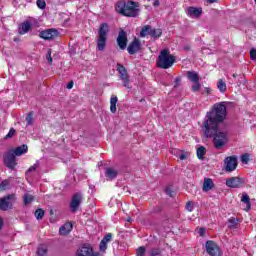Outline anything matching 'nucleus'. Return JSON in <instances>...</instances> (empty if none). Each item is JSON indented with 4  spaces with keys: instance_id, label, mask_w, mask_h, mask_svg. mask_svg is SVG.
I'll list each match as a JSON object with an SVG mask.
<instances>
[{
    "instance_id": "nucleus-1",
    "label": "nucleus",
    "mask_w": 256,
    "mask_h": 256,
    "mask_svg": "<svg viewBox=\"0 0 256 256\" xmlns=\"http://www.w3.org/2000/svg\"><path fill=\"white\" fill-rule=\"evenodd\" d=\"M225 117H227V106H225V102H220L213 105L203 120L204 136L214 138L216 149H221L228 141L227 132L219 130V124L225 121Z\"/></svg>"
},
{
    "instance_id": "nucleus-2",
    "label": "nucleus",
    "mask_w": 256,
    "mask_h": 256,
    "mask_svg": "<svg viewBox=\"0 0 256 256\" xmlns=\"http://www.w3.org/2000/svg\"><path fill=\"white\" fill-rule=\"evenodd\" d=\"M115 9L124 17H137L139 15V3L137 2L120 0L116 3Z\"/></svg>"
},
{
    "instance_id": "nucleus-3",
    "label": "nucleus",
    "mask_w": 256,
    "mask_h": 256,
    "mask_svg": "<svg viewBox=\"0 0 256 256\" xmlns=\"http://www.w3.org/2000/svg\"><path fill=\"white\" fill-rule=\"evenodd\" d=\"M175 64V56L167 49L161 50L156 60V65L160 69H170Z\"/></svg>"
},
{
    "instance_id": "nucleus-4",
    "label": "nucleus",
    "mask_w": 256,
    "mask_h": 256,
    "mask_svg": "<svg viewBox=\"0 0 256 256\" xmlns=\"http://www.w3.org/2000/svg\"><path fill=\"white\" fill-rule=\"evenodd\" d=\"M107 33H109V24L103 23L98 30L97 49L98 51H105L107 46Z\"/></svg>"
},
{
    "instance_id": "nucleus-5",
    "label": "nucleus",
    "mask_w": 256,
    "mask_h": 256,
    "mask_svg": "<svg viewBox=\"0 0 256 256\" xmlns=\"http://www.w3.org/2000/svg\"><path fill=\"white\" fill-rule=\"evenodd\" d=\"M15 201H17L15 194H9L0 198V211H9L13 209Z\"/></svg>"
},
{
    "instance_id": "nucleus-6",
    "label": "nucleus",
    "mask_w": 256,
    "mask_h": 256,
    "mask_svg": "<svg viewBox=\"0 0 256 256\" xmlns=\"http://www.w3.org/2000/svg\"><path fill=\"white\" fill-rule=\"evenodd\" d=\"M116 69L119 73V77L123 83V87L126 89H132L131 80L129 79V74H127V69L122 64H117Z\"/></svg>"
},
{
    "instance_id": "nucleus-7",
    "label": "nucleus",
    "mask_w": 256,
    "mask_h": 256,
    "mask_svg": "<svg viewBox=\"0 0 256 256\" xmlns=\"http://www.w3.org/2000/svg\"><path fill=\"white\" fill-rule=\"evenodd\" d=\"M237 156H228L224 159V169L226 173H232L237 169Z\"/></svg>"
},
{
    "instance_id": "nucleus-8",
    "label": "nucleus",
    "mask_w": 256,
    "mask_h": 256,
    "mask_svg": "<svg viewBox=\"0 0 256 256\" xmlns=\"http://www.w3.org/2000/svg\"><path fill=\"white\" fill-rule=\"evenodd\" d=\"M206 251L210 256H221V248H219V245H217V243L211 240H208L206 242Z\"/></svg>"
},
{
    "instance_id": "nucleus-9",
    "label": "nucleus",
    "mask_w": 256,
    "mask_h": 256,
    "mask_svg": "<svg viewBox=\"0 0 256 256\" xmlns=\"http://www.w3.org/2000/svg\"><path fill=\"white\" fill-rule=\"evenodd\" d=\"M4 165H6L8 169H15L17 166V159L13 155V151H8L4 155Z\"/></svg>"
},
{
    "instance_id": "nucleus-10",
    "label": "nucleus",
    "mask_w": 256,
    "mask_h": 256,
    "mask_svg": "<svg viewBox=\"0 0 256 256\" xmlns=\"http://www.w3.org/2000/svg\"><path fill=\"white\" fill-rule=\"evenodd\" d=\"M83 201V195L81 193H76L73 195L71 203H70V209L73 213L79 209V205H81V202Z\"/></svg>"
},
{
    "instance_id": "nucleus-11",
    "label": "nucleus",
    "mask_w": 256,
    "mask_h": 256,
    "mask_svg": "<svg viewBox=\"0 0 256 256\" xmlns=\"http://www.w3.org/2000/svg\"><path fill=\"white\" fill-rule=\"evenodd\" d=\"M59 32H57L56 29H47V30H43L40 32L39 37H41V39H45V40H51V39H55V37H58Z\"/></svg>"
},
{
    "instance_id": "nucleus-12",
    "label": "nucleus",
    "mask_w": 256,
    "mask_h": 256,
    "mask_svg": "<svg viewBox=\"0 0 256 256\" xmlns=\"http://www.w3.org/2000/svg\"><path fill=\"white\" fill-rule=\"evenodd\" d=\"M226 185L231 189H239V187L243 186V179L239 177H231L226 180Z\"/></svg>"
},
{
    "instance_id": "nucleus-13",
    "label": "nucleus",
    "mask_w": 256,
    "mask_h": 256,
    "mask_svg": "<svg viewBox=\"0 0 256 256\" xmlns=\"http://www.w3.org/2000/svg\"><path fill=\"white\" fill-rule=\"evenodd\" d=\"M117 44L120 49H127V32L124 30H120L117 37Z\"/></svg>"
},
{
    "instance_id": "nucleus-14",
    "label": "nucleus",
    "mask_w": 256,
    "mask_h": 256,
    "mask_svg": "<svg viewBox=\"0 0 256 256\" xmlns=\"http://www.w3.org/2000/svg\"><path fill=\"white\" fill-rule=\"evenodd\" d=\"M141 50V42L137 39H134L133 42H131L127 48V51L130 55H135V53H138V51Z\"/></svg>"
},
{
    "instance_id": "nucleus-15",
    "label": "nucleus",
    "mask_w": 256,
    "mask_h": 256,
    "mask_svg": "<svg viewBox=\"0 0 256 256\" xmlns=\"http://www.w3.org/2000/svg\"><path fill=\"white\" fill-rule=\"evenodd\" d=\"M187 11H188L189 17H192V18L201 17L203 13L202 8H195V7H188Z\"/></svg>"
},
{
    "instance_id": "nucleus-16",
    "label": "nucleus",
    "mask_w": 256,
    "mask_h": 256,
    "mask_svg": "<svg viewBox=\"0 0 256 256\" xmlns=\"http://www.w3.org/2000/svg\"><path fill=\"white\" fill-rule=\"evenodd\" d=\"M27 145L23 144L21 146L16 147L14 150H10L12 151L13 155L15 157H21V155H24V153H27Z\"/></svg>"
},
{
    "instance_id": "nucleus-17",
    "label": "nucleus",
    "mask_w": 256,
    "mask_h": 256,
    "mask_svg": "<svg viewBox=\"0 0 256 256\" xmlns=\"http://www.w3.org/2000/svg\"><path fill=\"white\" fill-rule=\"evenodd\" d=\"M72 229H73V224L68 222L60 227L59 233H60V235H69V233H71Z\"/></svg>"
},
{
    "instance_id": "nucleus-18",
    "label": "nucleus",
    "mask_w": 256,
    "mask_h": 256,
    "mask_svg": "<svg viewBox=\"0 0 256 256\" xmlns=\"http://www.w3.org/2000/svg\"><path fill=\"white\" fill-rule=\"evenodd\" d=\"M30 30H31V22L29 21L22 23L19 27L20 35H25V33H29Z\"/></svg>"
},
{
    "instance_id": "nucleus-19",
    "label": "nucleus",
    "mask_w": 256,
    "mask_h": 256,
    "mask_svg": "<svg viewBox=\"0 0 256 256\" xmlns=\"http://www.w3.org/2000/svg\"><path fill=\"white\" fill-rule=\"evenodd\" d=\"M214 185L215 184L213 183V180H211V178H205L202 189L204 192L211 191Z\"/></svg>"
},
{
    "instance_id": "nucleus-20",
    "label": "nucleus",
    "mask_w": 256,
    "mask_h": 256,
    "mask_svg": "<svg viewBox=\"0 0 256 256\" xmlns=\"http://www.w3.org/2000/svg\"><path fill=\"white\" fill-rule=\"evenodd\" d=\"M119 99L117 98V96L112 95L110 98V111L111 113H116L117 112V103H118Z\"/></svg>"
},
{
    "instance_id": "nucleus-21",
    "label": "nucleus",
    "mask_w": 256,
    "mask_h": 256,
    "mask_svg": "<svg viewBox=\"0 0 256 256\" xmlns=\"http://www.w3.org/2000/svg\"><path fill=\"white\" fill-rule=\"evenodd\" d=\"M105 175L108 179L113 180L119 175V172L113 168H106Z\"/></svg>"
},
{
    "instance_id": "nucleus-22",
    "label": "nucleus",
    "mask_w": 256,
    "mask_h": 256,
    "mask_svg": "<svg viewBox=\"0 0 256 256\" xmlns=\"http://www.w3.org/2000/svg\"><path fill=\"white\" fill-rule=\"evenodd\" d=\"M242 203L246 204L245 211H250L251 209V198H249V195L247 193H243L241 197Z\"/></svg>"
},
{
    "instance_id": "nucleus-23",
    "label": "nucleus",
    "mask_w": 256,
    "mask_h": 256,
    "mask_svg": "<svg viewBox=\"0 0 256 256\" xmlns=\"http://www.w3.org/2000/svg\"><path fill=\"white\" fill-rule=\"evenodd\" d=\"M187 77L192 83H197L199 81V74L195 71H188Z\"/></svg>"
},
{
    "instance_id": "nucleus-24",
    "label": "nucleus",
    "mask_w": 256,
    "mask_h": 256,
    "mask_svg": "<svg viewBox=\"0 0 256 256\" xmlns=\"http://www.w3.org/2000/svg\"><path fill=\"white\" fill-rule=\"evenodd\" d=\"M152 28L150 25L143 26L140 31V37H147V35H151Z\"/></svg>"
},
{
    "instance_id": "nucleus-25",
    "label": "nucleus",
    "mask_w": 256,
    "mask_h": 256,
    "mask_svg": "<svg viewBox=\"0 0 256 256\" xmlns=\"http://www.w3.org/2000/svg\"><path fill=\"white\" fill-rule=\"evenodd\" d=\"M217 87L221 93H225L227 91V84L223 79L218 80Z\"/></svg>"
},
{
    "instance_id": "nucleus-26",
    "label": "nucleus",
    "mask_w": 256,
    "mask_h": 256,
    "mask_svg": "<svg viewBox=\"0 0 256 256\" xmlns=\"http://www.w3.org/2000/svg\"><path fill=\"white\" fill-rule=\"evenodd\" d=\"M163 35V31L161 29H152L150 32V36H152L154 39H159Z\"/></svg>"
},
{
    "instance_id": "nucleus-27",
    "label": "nucleus",
    "mask_w": 256,
    "mask_h": 256,
    "mask_svg": "<svg viewBox=\"0 0 256 256\" xmlns=\"http://www.w3.org/2000/svg\"><path fill=\"white\" fill-rule=\"evenodd\" d=\"M205 153H207V149H205V147L200 146L197 149V157L198 159L203 160V157H205Z\"/></svg>"
},
{
    "instance_id": "nucleus-28",
    "label": "nucleus",
    "mask_w": 256,
    "mask_h": 256,
    "mask_svg": "<svg viewBox=\"0 0 256 256\" xmlns=\"http://www.w3.org/2000/svg\"><path fill=\"white\" fill-rule=\"evenodd\" d=\"M37 255L38 256H47V246L41 245L38 247L37 250Z\"/></svg>"
},
{
    "instance_id": "nucleus-29",
    "label": "nucleus",
    "mask_w": 256,
    "mask_h": 256,
    "mask_svg": "<svg viewBox=\"0 0 256 256\" xmlns=\"http://www.w3.org/2000/svg\"><path fill=\"white\" fill-rule=\"evenodd\" d=\"M36 219H38V221H40L41 219H43V217H45V211H43V209L39 208L35 211L34 213Z\"/></svg>"
},
{
    "instance_id": "nucleus-30",
    "label": "nucleus",
    "mask_w": 256,
    "mask_h": 256,
    "mask_svg": "<svg viewBox=\"0 0 256 256\" xmlns=\"http://www.w3.org/2000/svg\"><path fill=\"white\" fill-rule=\"evenodd\" d=\"M23 199H24V205H29L30 203H33L34 197L31 194H25Z\"/></svg>"
},
{
    "instance_id": "nucleus-31",
    "label": "nucleus",
    "mask_w": 256,
    "mask_h": 256,
    "mask_svg": "<svg viewBox=\"0 0 256 256\" xmlns=\"http://www.w3.org/2000/svg\"><path fill=\"white\" fill-rule=\"evenodd\" d=\"M9 188V180H4L0 183V191H7Z\"/></svg>"
},
{
    "instance_id": "nucleus-32",
    "label": "nucleus",
    "mask_w": 256,
    "mask_h": 256,
    "mask_svg": "<svg viewBox=\"0 0 256 256\" xmlns=\"http://www.w3.org/2000/svg\"><path fill=\"white\" fill-rule=\"evenodd\" d=\"M150 256H159L161 255V249L159 248H152L150 251H148Z\"/></svg>"
},
{
    "instance_id": "nucleus-33",
    "label": "nucleus",
    "mask_w": 256,
    "mask_h": 256,
    "mask_svg": "<svg viewBox=\"0 0 256 256\" xmlns=\"http://www.w3.org/2000/svg\"><path fill=\"white\" fill-rule=\"evenodd\" d=\"M36 5L39 9H45L47 7L45 0H37Z\"/></svg>"
},
{
    "instance_id": "nucleus-34",
    "label": "nucleus",
    "mask_w": 256,
    "mask_h": 256,
    "mask_svg": "<svg viewBox=\"0 0 256 256\" xmlns=\"http://www.w3.org/2000/svg\"><path fill=\"white\" fill-rule=\"evenodd\" d=\"M194 84L192 85V91L193 93H197V91L201 90V83L198 82H193Z\"/></svg>"
},
{
    "instance_id": "nucleus-35",
    "label": "nucleus",
    "mask_w": 256,
    "mask_h": 256,
    "mask_svg": "<svg viewBox=\"0 0 256 256\" xmlns=\"http://www.w3.org/2000/svg\"><path fill=\"white\" fill-rule=\"evenodd\" d=\"M228 223H230V225H229L230 229H235L237 227V219H235V218H230L228 220Z\"/></svg>"
},
{
    "instance_id": "nucleus-36",
    "label": "nucleus",
    "mask_w": 256,
    "mask_h": 256,
    "mask_svg": "<svg viewBox=\"0 0 256 256\" xmlns=\"http://www.w3.org/2000/svg\"><path fill=\"white\" fill-rule=\"evenodd\" d=\"M146 249L144 246H140L137 250H136V255L137 256H144L146 253Z\"/></svg>"
},
{
    "instance_id": "nucleus-37",
    "label": "nucleus",
    "mask_w": 256,
    "mask_h": 256,
    "mask_svg": "<svg viewBox=\"0 0 256 256\" xmlns=\"http://www.w3.org/2000/svg\"><path fill=\"white\" fill-rule=\"evenodd\" d=\"M27 125H33V112L28 113L26 116Z\"/></svg>"
},
{
    "instance_id": "nucleus-38",
    "label": "nucleus",
    "mask_w": 256,
    "mask_h": 256,
    "mask_svg": "<svg viewBox=\"0 0 256 256\" xmlns=\"http://www.w3.org/2000/svg\"><path fill=\"white\" fill-rule=\"evenodd\" d=\"M15 133H16L15 128H11L8 134L4 137V139H11L12 137L15 136Z\"/></svg>"
},
{
    "instance_id": "nucleus-39",
    "label": "nucleus",
    "mask_w": 256,
    "mask_h": 256,
    "mask_svg": "<svg viewBox=\"0 0 256 256\" xmlns=\"http://www.w3.org/2000/svg\"><path fill=\"white\" fill-rule=\"evenodd\" d=\"M241 163H243L244 165H247V163H249V154H243L241 156Z\"/></svg>"
},
{
    "instance_id": "nucleus-40",
    "label": "nucleus",
    "mask_w": 256,
    "mask_h": 256,
    "mask_svg": "<svg viewBox=\"0 0 256 256\" xmlns=\"http://www.w3.org/2000/svg\"><path fill=\"white\" fill-rule=\"evenodd\" d=\"M113 239V235L111 233H108L104 236L102 240H104L105 243H109Z\"/></svg>"
},
{
    "instance_id": "nucleus-41",
    "label": "nucleus",
    "mask_w": 256,
    "mask_h": 256,
    "mask_svg": "<svg viewBox=\"0 0 256 256\" xmlns=\"http://www.w3.org/2000/svg\"><path fill=\"white\" fill-rule=\"evenodd\" d=\"M107 250V242L104 240H101L100 242V251H106Z\"/></svg>"
},
{
    "instance_id": "nucleus-42",
    "label": "nucleus",
    "mask_w": 256,
    "mask_h": 256,
    "mask_svg": "<svg viewBox=\"0 0 256 256\" xmlns=\"http://www.w3.org/2000/svg\"><path fill=\"white\" fill-rule=\"evenodd\" d=\"M46 59H47L48 63H50V65H51V63H53V57H51V49L48 50Z\"/></svg>"
},
{
    "instance_id": "nucleus-43",
    "label": "nucleus",
    "mask_w": 256,
    "mask_h": 256,
    "mask_svg": "<svg viewBox=\"0 0 256 256\" xmlns=\"http://www.w3.org/2000/svg\"><path fill=\"white\" fill-rule=\"evenodd\" d=\"M37 167H39V161H37L33 166H31V167L28 169V173H32V171H36V170H37Z\"/></svg>"
},
{
    "instance_id": "nucleus-44",
    "label": "nucleus",
    "mask_w": 256,
    "mask_h": 256,
    "mask_svg": "<svg viewBox=\"0 0 256 256\" xmlns=\"http://www.w3.org/2000/svg\"><path fill=\"white\" fill-rule=\"evenodd\" d=\"M186 209H187V211H189L191 213V211H193V203L187 202Z\"/></svg>"
},
{
    "instance_id": "nucleus-45",
    "label": "nucleus",
    "mask_w": 256,
    "mask_h": 256,
    "mask_svg": "<svg viewBox=\"0 0 256 256\" xmlns=\"http://www.w3.org/2000/svg\"><path fill=\"white\" fill-rule=\"evenodd\" d=\"M250 57H251V59H253V61H256V50L255 49H252L250 51Z\"/></svg>"
},
{
    "instance_id": "nucleus-46",
    "label": "nucleus",
    "mask_w": 256,
    "mask_h": 256,
    "mask_svg": "<svg viewBox=\"0 0 256 256\" xmlns=\"http://www.w3.org/2000/svg\"><path fill=\"white\" fill-rule=\"evenodd\" d=\"M179 159L180 161H185V159H187V153L185 152L180 153Z\"/></svg>"
},
{
    "instance_id": "nucleus-47",
    "label": "nucleus",
    "mask_w": 256,
    "mask_h": 256,
    "mask_svg": "<svg viewBox=\"0 0 256 256\" xmlns=\"http://www.w3.org/2000/svg\"><path fill=\"white\" fill-rule=\"evenodd\" d=\"M166 195H168L169 197L173 196V191L171 190V188H166Z\"/></svg>"
},
{
    "instance_id": "nucleus-48",
    "label": "nucleus",
    "mask_w": 256,
    "mask_h": 256,
    "mask_svg": "<svg viewBox=\"0 0 256 256\" xmlns=\"http://www.w3.org/2000/svg\"><path fill=\"white\" fill-rule=\"evenodd\" d=\"M205 228H200L199 229V231H198V233H199V235L201 236V237H203V235H205Z\"/></svg>"
},
{
    "instance_id": "nucleus-49",
    "label": "nucleus",
    "mask_w": 256,
    "mask_h": 256,
    "mask_svg": "<svg viewBox=\"0 0 256 256\" xmlns=\"http://www.w3.org/2000/svg\"><path fill=\"white\" fill-rule=\"evenodd\" d=\"M179 83H181V78H176L174 87H178Z\"/></svg>"
},
{
    "instance_id": "nucleus-50",
    "label": "nucleus",
    "mask_w": 256,
    "mask_h": 256,
    "mask_svg": "<svg viewBox=\"0 0 256 256\" xmlns=\"http://www.w3.org/2000/svg\"><path fill=\"white\" fill-rule=\"evenodd\" d=\"M67 89H73V81L67 84Z\"/></svg>"
},
{
    "instance_id": "nucleus-51",
    "label": "nucleus",
    "mask_w": 256,
    "mask_h": 256,
    "mask_svg": "<svg viewBox=\"0 0 256 256\" xmlns=\"http://www.w3.org/2000/svg\"><path fill=\"white\" fill-rule=\"evenodd\" d=\"M3 229V218L0 217V230Z\"/></svg>"
},
{
    "instance_id": "nucleus-52",
    "label": "nucleus",
    "mask_w": 256,
    "mask_h": 256,
    "mask_svg": "<svg viewBox=\"0 0 256 256\" xmlns=\"http://www.w3.org/2000/svg\"><path fill=\"white\" fill-rule=\"evenodd\" d=\"M154 7H159V0H156V1L154 2Z\"/></svg>"
},
{
    "instance_id": "nucleus-53",
    "label": "nucleus",
    "mask_w": 256,
    "mask_h": 256,
    "mask_svg": "<svg viewBox=\"0 0 256 256\" xmlns=\"http://www.w3.org/2000/svg\"><path fill=\"white\" fill-rule=\"evenodd\" d=\"M209 3H217L219 0H207Z\"/></svg>"
},
{
    "instance_id": "nucleus-54",
    "label": "nucleus",
    "mask_w": 256,
    "mask_h": 256,
    "mask_svg": "<svg viewBox=\"0 0 256 256\" xmlns=\"http://www.w3.org/2000/svg\"><path fill=\"white\" fill-rule=\"evenodd\" d=\"M206 93H211V88H205Z\"/></svg>"
},
{
    "instance_id": "nucleus-55",
    "label": "nucleus",
    "mask_w": 256,
    "mask_h": 256,
    "mask_svg": "<svg viewBox=\"0 0 256 256\" xmlns=\"http://www.w3.org/2000/svg\"><path fill=\"white\" fill-rule=\"evenodd\" d=\"M128 223H131V218L128 219Z\"/></svg>"
},
{
    "instance_id": "nucleus-56",
    "label": "nucleus",
    "mask_w": 256,
    "mask_h": 256,
    "mask_svg": "<svg viewBox=\"0 0 256 256\" xmlns=\"http://www.w3.org/2000/svg\"><path fill=\"white\" fill-rule=\"evenodd\" d=\"M233 77H237V74H233Z\"/></svg>"
}]
</instances>
